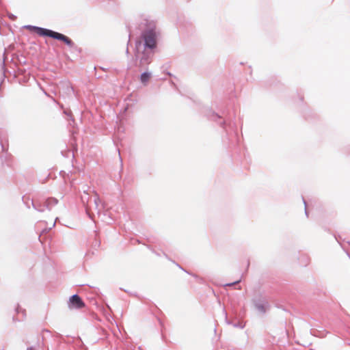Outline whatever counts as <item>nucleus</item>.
I'll return each instance as SVG.
<instances>
[{
  "instance_id": "obj_1",
  "label": "nucleus",
  "mask_w": 350,
  "mask_h": 350,
  "mask_svg": "<svg viewBox=\"0 0 350 350\" xmlns=\"http://www.w3.org/2000/svg\"><path fill=\"white\" fill-rule=\"evenodd\" d=\"M25 28L29 30H34L38 35L41 36H48L58 40H61L70 48L73 47L75 45L74 42L70 38L62 33L54 31L53 30L32 25H27L25 26Z\"/></svg>"
},
{
  "instance_id": "obj_2",
  "label": "nucleus",
  "mask_w": 350,
  "mask_h": 350,
  "mask_svg": "<svg viewBox=\"0 0 350 350\" xmlns=\"http://www.w3.org/2000/svg\"><path fill=\"white\" fill-rule=\"evenodd\" d=\"M158 36L159 31L157 29L155 23L151 21L148 23L146 29L142 33L145 47L150 49L155 48Z\"/></svg>"
},
{
  "instance_id": "obj_3",
  "label": "nucleus",
  "mask_w": 350,
  "mask_h": 350,
  "mask_svg": "<svg viewBox=\"0 0 350 350\" xmlns=\"http://www.w3.org/2000/svg\"><path fill=\"white\" fill-rule=\"evenodd\" d=\"M103 208V205L100 198H98V194L95 193L93 205L86 206L85 210L89 217L93 219L95 216V213H96L97 215H100V213Z\"/></svg>"
},
{
  "instance_id": "obj_4",
  "label": "nucleus",
  "mask_w": 350,
  "mask_h": 350,
  "mask_svg": "<svg viewBox=\"0 0 350 350\" xmlns=\"http://www.w3.org/2000/svg\"><path fill=\"white\" fill-rule=\"evenodd\" d=\"M135 57L137 59H139V61H137L135 63V66L137 67L143 68L150 63L151 55L146 51H143L140 55L139 52L137 50L135 53Z\"/></svg>"
},
{
  "instance_id": "obj_5",
  "label": "nucleus",
  "mask_w": 350,
  "mask_h": 350,
  "mask_svg": "<svg viewBox=\"0 0 350 350\" xmlns=\"http://www.w3.org/2000/svg\"><path fill=\"white\" fill-rule=\"evenodd\" d=\"M84 306V303L83 302L81 297L77 295H73L70 297L68 302V307L70 308H81Z\"/></svg>"
},
{
  "instance_id": "obj_6",
  "label": "nucleus",
  "mask_w": 350,
  "mask_h": 350,
  "mask_svg": "<svg viewBox=\"0 0 350 350\" xmlns=\"http://www.w3.org/2000/svg\"><path fill=\"white\" fill-rule=\"evenodd\" d=\"M254 304L258 312L265 314L269 308L268 302L265 299H254Z\"/></svg>"
},
{
  "instance_id": "obj_7",
  "label": "nucleus",
  "mask_w": 350,
  "mask_h": 350,
  "mask_svg": "<svg viewBox=\"0 0 350 350\" xmlns=\"http://www.w3.org/2000/svg\"><path fill=\"white\" fill-rule=\"evenodd\" d=\"M57 202L58 200L56 198H49L45 201L44 205L49 210H51Z\"/></svg>"
},
{
  "instance_id": "obj_8",
  "label": "nucleus",
  "mask_w": 350,
  "mask_h": 350,
  "mask_svg": "<svg viewBox=\"0 0 350 350\" xmlns=\"http://www.w3.org/2000/svg\"><path fill=\"white\" fill-rule=\"evenodd\" d=\"M150 76H151L150 72H143L140 76L141 82L146 85V83L148 81Z\"/></svg>"
},
{
  "instance_id": "obj_9",
  "label": "nucleus",
  "mask_w": 350,
  "mask_h": 350,
  "mask_svg": "<svg viewBox=\"0 0 350 350\" xmlns=\"http://www.w3.org/2000/svg\"><path fill=\"white\" fill-rule=\"evenodd\" d=\"M83 193L84 194L81 196V201L84 205L85 207H86V206H88V202L89 201V196H88V193H87V191L85 189L83 190Z\"/></svg>"
},
{
  "instance_id": "obj_10",
  "label": "nucleus",
  "mask_w": 350,
  "mask_h": 350,
  "mask_svg": "<svg viewBox=\"0 0 350 350\" xmlns=\"http://www.w3.org/2000/svg\"><path fill=\"white\" fill-rule=\"evenodd\" d=\"M239 282H240V280H237V281H235V282H232V283L226 284V286H233V285H234L236 284H238Z\"/></svg>"
},
{
  "instance_id": "obj_11",
  "label": "nucleus",
  "mask_w": 350,
  "mask_h": 350,
  "mask_svg": "<svg viewBox=\"0 0 350 350\" xmlns=\"http://www.w3.org/2000/svg\"><path fill=\"white\" fill-rule=\"evenodd\" d=\"M8 16H9V18H10V19H12V20H15V19L16 18V16H14V14H10Z\"/></svg>"
},
{
  "instance_id": "obj_12",
  "label": "nucleus",
  "mask_w": 350,
  "mask_h": 350,
  "mask_svg": "<svg viewBox=\"0 0 350 350\" xmlns=\"http://www.w3.org/2000/svg\"><path fill=\"white\" fill-rule=\"evenodd\" d=\"M33 208H34L35 209L38 210V211H40V212H42V211H44V210H43L42 208H37V207L36 206V205H35L33 203Z\"/></svg>"
},
{
  "instance_id": "obj_13",
  "label": "nucleus",
  "mask_w": 350,
  "mask_h": 350,
  "mask_svg": "<svg viewBox=\"0 0 350 350\" xmlns=\"http://www.w3.org/2000/svg\"><path fill=\"white\" fill-rule=\"evenodd\" d=\"M58 219H59V218H58V217H56V218H55V221L53 222V225H52V227H54V226H55V224H56V222H57V221Z\"/></svg>"
},
{
  "instance_id": "obj_14",
  "label": "nucleus",
  "mask_w": 350,
  "mask_h": 350,
  "mask_svg": "<svg viewBox=\"0 0 350 350\" xmlns=\"http://www.w3.org/2000/svg\"><path fill=\"white\" fill-rule=\"evenodd\" d=\"M129 53V48L127 47L126 49V54L128 55Z\"/></svg>"
},
{
  "instance_id": "obj_15",
  "label": "nucleus",
  "mask_w": 350,
  "mask_h": 350,
  "mask_svg": "<svg viewBox=\"0 0 350 350\" xmlns=\"http://www.w3.org/2000/svg\"><path fill=\"white\" fill-rule=\"evenodd\" d=\"M223 312H224V313L225 317H227V313H226V311H224V310Z\"/></svg>"
},
{
  "instance_id": "obj_16",
  "label": "nucleus",
  "mask_w": 350,
  "mask_h": 350,
  "mask_svg": "<svg viewBox=\"0 0 350 350\" xmlns=\"http://www.w3.org/2000/svg\"><path fill=\"white\" fill-rule=\"evenodd\" d=\"M27 350H34L32 347L28 348Z\"/></svg>"
},
{
  "instance_id": "obj_17",
  "label": "nucleus",
  "mask_w": 350,
  "mask_h": 350,
  "mask_svg": "<svg viewBox=\"0 0 350 350\" xmlns=\"http://www.w3.org/2000/svg\"><path fill=\"white\" fill-rule=\"evenodd\" d=\"M137 44L141 45V43H140V42H139ZM136 47H137V48L138 47V46H137V45L136 46Z\"/></svg>"
}]
</instances>
